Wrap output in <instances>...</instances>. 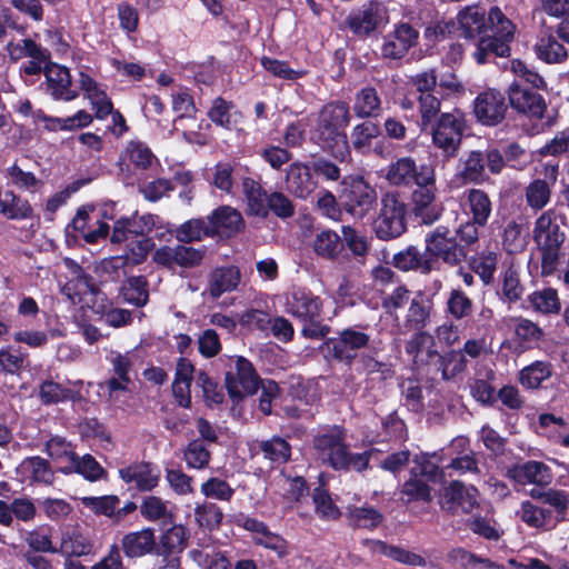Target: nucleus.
I'll return each mask as SVG.
<instances>
[{
  "label": "nucleus",
  "mask_w": 569,
  "mask_h": 569,
  "mask_svg": "<svg viewBox=\"0 0 569 569\" xmlns=\"http://www.w3.org/2000/svg\"><path fill=\"white\" fill-rule=\"evenodd\" d=\"M419 42V31L408 22L395 24L393 31L385 37L381 54L385 59L400 60Z\"/></svg>",
  "instance_id": "obj_23"
},
{
  "label": "nucleus",
  "mask_w": 569,
  "mask_h": 569,
  "mask_svg": "<svg viewBox=\"0 0 569 569\" xmlns=\"http://www.w3.org/2000/svg\"><path fill=\"white\" fill-rule=\"evenodd\" d=\"M565 232L555 222L553 210L542 212L533 227V240L541 252V274L551 276L557 269Z\"/></svg>",
  "instance_id": "obj_6"
},
{
  "label": "nucleus",
  "mask_w": 569,
  "mask_h": 569,
  "mask_svg": "<svg viewBox=\"0 0 569 569\" xmlns=\"http://www.w3.org/2000/svg\"><path fill=\"white\" fill-rule=\"evenodd\" d=\"M433 308L432 299L419 292L410 303L406 317V326L416 331L423 330L430 320Z\"/></svg>",
  "instance_id": "obj_44"
},
{
  "label": "nucleus",
  "mask_w": 569,
  "mask_h": 569,
  "mask_svg": "<svg viewBox=\"0 0 569 569\" xmlns=\"http://www.w3.org/2000/svg\"><path fill=\"white\" fill-rule=\"evenodd\" d=\"M194 517L198 526L209 531L220 528L223 512L219 506L213 502H203L194 508Z\"/></svg>",
  "instance_id": "obj_55"
},
{
  "label": "nucleus",
  "mask_w": 569,
  "mask_h": 569,
  "mask_svg": "<svg viewBox=\"0 0 569 569\" xmlns=\"http://www.w3.org/2000/svg\"><path fill=\"white\" fill-rule=\"evenodd\" d=\"M476 50L473 58L478 64L495 61L496 58H508L511 53L510 44L491 36L489 32L473 42Z\"/></svg>",
  "instance_id": "obj_33"
},
{
  "label": "nucleus",
  "mask_w": 569,
  "mask_h": 569,
  "mask_svg": "<svg viewBox=\"0 0 569 569\" xmlns=\"http://www.w3.org/2000/svg\"><path fill=\"white\" fill-rule=\"evenodd\" d=\"M26 355L20 348L7 346L0 349V372L18 376L24 368Z\"/></svg>",
  "instance_id": "obj_59"
},
{
  "label": "nucleus",
  "mask_w": 569,
  "mask_h": 569,
  "mask_svg": "<svg viewBox=\"0 0 569 569\" xmlns=\"http://www.w3.org/2000/svg\"><path fill=\"white\" fill-rule=\"evenodd\" d=\"M119 477L126 483L134 482L138 491L148 492L158 486L160 472L152 462L141 461L119 469Z\"/></svg>",
  "instance_id": "obj_29"
},
{
  "label": "nucleus",
  "mask_w": 569,
  "mask_h": 569,
  "mask_svg": "<svg viewBox=\"0 0 569 569\" xmlns=\"http://www.w3.org/2000/svg\"><path fill=\"white\" fill-rule=\"evenodd\" d=\"M371 450L361 453H352L346 440L329 452L325 460L335 471L362 472L369 468Z\"/></svg>",
  "instance_id": "obj_28"
},
{
  "label": "nucleus",
  "mask_w": 569,
  "mask_h": 569,
  "mask_svg": "<svg viewBox=\"0 0 569 569\" xmlns=\"http://www.w3.org/2000/svg\"><path fill=\"white\" fill-rule=\"evenodd\" d=\"M189 530L182 525H174L166 530L159 543L156 555L162 558L164 563L159 569H180L181 555L188 546Z\"/></svg>",
  "instance_id": "obj_15"
},
{
  "label": "nucleus",
  "mask_w": 569,
  "mask_h": 569,
  "mask_svg": "<svg viewBox=\"0 0 569 569\" xmlns=\"http://www.w3.org/2000/svg\"><path fill=\"white\" fill-rule=\"evenodd\" d=\"M489 23L488 32L491 36L497 37L508 44L513 41L516 26L510 19L507 18V16L499 7L495 6L490 8Z\"/></svg>",
  "instance_id": "obj_49"
},
{
  "label": "nucleus",
  "mask_w": 569,
  "mask_h": 569,
  "mask_svg": "<svg viewBox=\"0 0 569 569\" xmlns=\"http://www.w3.org/2000/svg\"><path fill=\"white\" fill-rule=\"evenodd\" d=\"M159 163L158 158L149 146L138 139L130 140L119 154L117 167L119 174L126 183H133L137 172L149 170L153 163Z\"/></svg>",
  "instance_id": "obj_12"
},
{
  "label": "nucleus",
  "mask_w": 569,
  "mask_h": 569,
  "mask_svg": "<svg viewBox=\"0 0 569 569\" xmlns=\"http://www.w3.org/2000/svg\"><path fill=\"white\" fill-rule=\"evenodd\" d=\"M236 108L232 101H228L222 97L212 100L211 107L207 111V117L216 126L227 130H231L234 122L231 119V111Z\"/></svg>",
  "instance_id": "obj_56"
},
{
  "label": "nucleus",
  "mask_w": 569,
  "mask_h": 569,
  "mask_svg": "<svg viewBox=\"0 0 569 569\" xmlns=\"http://www.w3.org/2000/svg\"><path fill=\"white\" fill-rule=\"evenodd\" d=\"M93 550V540L79 526L66 531L60 543V552L67 557L88 556Z\"/></svg>",
  "instance_id": "obj_35"
},
{
  "label": "nucleus",
  "mask_w": 569,
  "mask_h": 569,
  "mask_svg": "<svg viewBox=\"0 0 569 569\" xmlns=\"http://www.w3.org/2000/svg\"><path fill=\"white\" fill-rule=\"evenodd\" d=\"M47 92L54 101H72L79 97V91L72 87L70 70L59 63L49 62L44 72Z\"/></svg>",
  "instance_id": "obj_24"
},
{
  "label": "nucleus",
  "mask_w": 569,
  "mask_h": 569,
  "mask_svg": "<svg viewBox=\"0 0 569 569\" xmlns=\"http://www.w3.org/2000/svg\"><path fill=\"white\" fill-rule=\"evenodd\" d=\"M242 193L247 202L246 213L251 217L266 219V203L268 202L269 193L262 184L251 177H246L242 180Z\"/></svg>",
  "instance_id": "obj_34"
},
{
  "label": "nucleus",
  "mask_w": 569,
  "mask_h": 569,
  "mask_svg": "<svg viewBox=\"0 0 569 569\" xmlns=\"http://www.w3.org/2000/svg\"><path fill=\"white\" fill-rule=\"evenodd\" d=\"M535 52L541 61L549 64L561 63L568 58L565 46L552 34L540 37L535 44Z\"/></svg>",
  "instance_id": "obj_48"
},
{
  "label": "nucleus",
  "mask_w": 569,
  "mask_h": 569,
  "mask_svg": "<svg viewBox=\"0 0 569 569\" xmlns=\"http://www.w3.org/2000/svg\"><path fill=\"white\" fill-rule=\"evenodd\" d=\"M183 460L188 468L202 470L209 466L211 452L200 439H193L183 449Z\"/></svg>",
  "instance_id": "obj_54"
},
{
  "label": "nucleus",
  "mask_w": 569,
  "mask_h": 569,
  "mask_svg": "<svg viewBox=\"0 0 569 569\" xmlns=\"http://www.w3.org/2000/svg\"><path fill=\"white\" fill-rule=\"evenodd\" d=\"M459 178L465 184H482L489 181V176L486 173V163L483 152L480 150H471L468 152L463 161L462 169L459 172Z\"/></svg>",
  "instance_id": "obj_43"
},
{
  "label": "nucleus",
  "mask_w": 569,
  "mask_h": 569,
  "mask_svg": "<svg viewBox=\"0 0 569 569\" xmlns=\"http://www.w3.org/2000/svg\"><path fill=\"white\" fill-rule=\"evenodd\" d=\"M421 164L411 157H402L388 166L386 178L393 186H410L418 182Z\"/></svg>",
  "instance_id": "obj_37"
},
{
  "label": "nucleus",
  "mask_w": 569,
  "mask_h": 569,
  "mask_svg": "<svg viewBox=\"0 0 569 569\" xmlns=\"http://www.w3.org/2000/svg\"><path fill=\"white\" fill-rule=\"evenodd\" d=\"M340 203L352 217L362 219L377 206V191L362 176H349L341 181Z\"/></svg>",
  "instance_id": "obj_10"
},
{
  "label": "nucleus",
  "mask_w": 569,
  "mask_h": 569,
  "mask_svg": "<svg viewBox=\"0 0 569 569\" xmlns=\"http://www.w3.org/2000/svg\"><path fill=\"white\" fill-rule=\"evenodd\" d=\"M114 377L107 379L101 388H104L110 399L114 398L118 391H129V385L132 382L130 370L132 362L128 356L117 352L111 359Z\"/></svg>",
  "instance_id": "obj_31"
},
{
  "label": "nucleus",
  "mask_w": 569,
  "mask_h": 569,
  "mask_svg": "<svg viewBox=\"0 0 569 569\" xmlns=\"http://www.w3.org/2000/svg\"><path fill=\"white\" fill-rule=\"evenodd\" d=\"M241 273L237 266L217 267L209 276V293L213 299L238 288Z\"/></svg>",
  "instance_id": "obj_32"
},
{
  "label": "nucleus",
  "mask_w": 569,
  "mask_h": 569,
  "mask_svg": "<svg viewBox=\"0 0 569 569\" xmlns=\"http://www.w3.org/2000/svg\"><path fill=\"white\" fill-rule=\"evenodd\" d=\"M317 121L346 131L351 121L349 103L343 100L327 102L320 109Z\"/></svg>",
  "instance_id": "obj_42"
},
{
  "label": "nucleus",
  "mask_w": 569,
  "mask_h": 569,
  "mask_svg": "<svg viewBox=\"0 0 569 569\" xmlns=\"http://www.w3.org/2000/svg\"><path fill=\"white\" fill-rule=\"evenodd\" d=\"M286 311L302 325L301 335L307 339H322L331 331L323 322L322 300L310 290L293 289L287 296Z\"/></svg>",
  "instance_id": "obj_2"
},
{
  "label": "nucleus",
  "mask_w": 569,
  "mask_h": 569,
  "mask_svg": "<svg viewBox=\"0 0 569 569\" xmlns=\"http://www.w3.org/2000/svg\"><path fill=\"white\" fill-rule=\"evenodd\" d=\"M20 469L24 475H28L31 480L36 482L51 483L53 479V472L51 470L50 462L39 456L26 458Z\"/></svg>",
  "instance_id": "obj_52"
},
{
  "label": "nucleus",
  "mask_w": 569,
  "mask_h": 569,
  "mask_svg": "<svg viewBox=\"0 0 569 569\" xmlns=\"http://www.w3.org/2000/svg\"><path fill=\"white\" fill-rule=\"evenodd\" d=\"M160 222V218L153 213L139 214L137 211L129 217H120L114 221L110 241L122 243L131 237H148Z\"/></svg>",
  "instance_id": "obj_19"
},
{
  "label": "nucleus",
  "mask_w": 569,
  "mask_h": 569,
  "mask_svg": "<svg viewBox=\"0 0 569 569\" xmlns=\"http://www.w3.org/2000/svg\"><path fill=\"white\" fill-rule=\"evenodd\" d=\"M312 167L301 161L291 162L286 171L287 190L296 198L307 200L318 187Z\"/></svg>",
  "instance_id": "obj_26"
},
{
  "label": "nucleus",
  "mask_w": 569,
  "mask_h": 569,
  "mask_svg": "<svg viewBox=\"0 0 569 569\" xmlns=\"http://www.w3.org/2000/svg\"><path fill=\"white\" fill-rule=\"evenodd\" d=\"M0 214L9 220H27L34 216L30 202L12 190L0 192Z\"/></svg>",
  "instance_id": "obj_39"
},
{
  "label": "nucleus",
  "mask_w": 569,
  "mask_h": 569,
  "mask_svg": "<svg viewBox=\"0 0 569 569\" xmlns=\"http://www.w3.org/2000/svg\"><path fill=\"white\" fill-rule=\"evenodd\" d=\"M352 110L358 119L378 118L382 113V101L372 86H367L356 92Z\"/></svg>",
  "instance_id": "obj_36"
},
{
  "label": "nucleus",
  "mask_w": 569,
  "mask_h": 569,
  "mask_svg": "<svg viewBox=\"0 0 569 569\" xmlns=\"http://www.w3.org/2000/svg\"><path fill=\"white\" fill-rule=\"evenodd\" d=\"M156 550L157 538L153 528L144 527L129 531L122 536L120 545L113 543L108 555L90 569H124L121 552L129 561L136 562L143 557L156 555Z\"/></svg>",
  "instance_id": "obj_4"
},
{
  "label": "nucleus",
  "mask_w": 569,
  "mask_h": 569,
  "mask_svg": "<svg viewBox=\"0 0 569 569\" xmlns=\"http://www.w3.org/2000/svg\"><path fill=\"white\" fill-rule=\"evenodd\" d=\"M507 477L519 485L547 487L552 482L553 475L549 466L542 461L528 460L517 462L507 469Z\"/></svg>",
  "instance_id": "obj_25"
},
{
  "label": "nucleus",
  "mask_w": 569,
  "mask_h": 569,
  "mask_svg": "<svg viewBox=\"0 0 569 569\" xmlns=\"http://www.w3.org/2000/svg\"><path fill=\"white\" fill-rule=\"evenodd\" d=\"M346 518L353 528L373 530L381 525L383 515L372 506H349Z\"/></svg>",
  "instance_id": "obj_45"
},
{
  "label": "nucleus",
  "mask_w": 569,
  "mask_h": 569,
  "mask_svg": "<svg viewBox=\"0 0 569 569\" xmlns=\"http://www.w3.org/2000/svg\"><path fill=\"white\" fill-rule=\"evenodd\" d=\"M70 462L71 467L61 469L63 473L74 471L89 481H97L106 475L102 466L89 453L79 457L76 452H70Z\"/></svg>",
  "instance_id": "obj_47"
},
{
  "label": "nucleus",
  "mask_w": 569,
  "mask_h": 569,
  "mask_svg": "<svg viewBox=\"0 0 569 569\" xmlns=\"http://www.w3.org/2000/svg\"><path fill=\"white\" fill-rule=\"evenodd\" d=\"M440 373L442 380H450L463 372L467 368V360L460 350H449L442 353Z\"/></svg>",
  "instance_id": "obj_63"
},
{
  "label": "nucleus",
  "mask_w": 569,
  "mask_h": 569,
  "mask_svg": "<svg viewBox=\"0 0 569 569\" xmlns=\"http://www.w3.org/2000/svg\"><path fill=\"white\" fill-rule=\"evenodd\" d=\"M38 398L43 406H52L68 401H78L80 392L67 388L52 379H46L39 386Z\"/></svg>",
  "instance_id": "obj_40"
},
{
  "label": "nucleus",
  "mask_w": 569,
  "mask_h": 569,
  "mask_svg": "<svg viewBox=\"0 0 569 569\" xmlns=\"http://www.w3.org/2000/svg\"><path fill=\"white\" fill-rule=\"evenodd\" d=\"M469 266L485 284H489L493 280L497 269V254L491 251L481 252L479 256L471 258Z\"/></svg>",
  "instance_id": "obj_61"
},
{
  "label": "nucleus",
  "mask_w": 569,
  "mask_h": 569,
  "mask_svg": "<svg viewBox=\"0 0 569 569\" xmlns=\"http://www.w3.org/2000/svg\"><path fill=\"white\" fill-rule=\"evenodd\" d=\"M261 381L251 361L239 356L236 360V375L227 372L224 386L231 399H241L243 395L256 393Z\"/></svg>",
  "instance_id": "obj_17"
},
{
  "label": "nucleus",
  "mask_w": 569,
  "mask_h": 569,
  "mask_svg": "<svg viewBox=\"0 0 569 569\" xmlns=\"http://www.w3.org/2000/svg\"><path fill=\"white\" fill-rule=\"evenodd\" d=\"M552 376L549 361L536 360L519 371V383L528 390L539 389Z\"/></svg>",
  "instance_id": "obj_46"
},
{
  "label": "nucleus",
  "mask_w": 569,
  "mask_h": 569,
  "mask_svg": "<svg viewBox=\"0 0 569 569\" xmlns=\"http://www.w3.org/2000/svg\"><path fill=\"white\" fill-rule=\"evenodd\" d=\"M312 249L317 257L336 261L343 256L345 241L337 231L331 229H321L315 233Z\"/></svg>",
  "instance_id": "obj_30"
},
{
  "label": "nucleus",
  "mask_w": 569,
  "mask_h": 569,
  "mask_svg": "<svg viewBox=\"0 0 569 569\" xmlns=\"http://www.w3.org/2000/svg\"><path fill=\"white\" fill-rule=\"evenodd\" d=\"M310 141L335 159L345 161L350 157L347 132L319 121L310 130Z\"/></svg>",
  "instance_id": "obj_18"
},
{
  "label": "nucleus",
  "mask_w": 569,
  "mask_h": 569,
  "mask_svg": "<svg viewBox=\"0 0 569 569\" xmlns=\"http://www.w3.org/2000/svg\"><path fill=\"white\" fill-rule=\"evenodd\" d=\"M76 282L80 293L84 296L90 295L92 297V308L96 309L97 312H101L103 315L107 325L113 328H120L132 322L131 311L120 308L107 309L110 303L108 302L106 293L99 289L93 276L81 271L77 277Z\"/></svg>",
  "instance_id": "obj_11"
},
{
  "label": "nucleus",
  "mask_w": 569,
  "mask_h": 569,
  "mask_svg": "<svg viewBox=\"0 0 569 569\" xmlns=\"http://www.w3.org/2000/svg\"><path fill=\"white\" fill-rule=\"evenodd\" d=\"M427 130L431 134L432 144L441 150L442 156L453 158L468 130L466 113L459 108H453L450 112H442L428 124Z\"/></svg>",
  "instance_id": "obj_5"
},
{
  "label": "nucleus",
  "mask_w": 569,
  "mask_h": 569,
  "mask_svg": "<svg viewBox=\"0 0 569 569\" xmlns=\"http://www.w3.org/2000/svg\"><path fill=\"white\" fill-rule=\"evenodd\" d=\"M260 64L273 77L283 80H298L306 76L305 70L292 69L288 61L278 60L268 56H262L260 58Z\"/></svg>",
  "instance_id": "obj_58"
},
{
  "label": "nucleus",
  "mask_w": 569,
  "mask_h": 569,
  "mask_svg": "<svg viewBox=\"0 0 569 569\" xmlns=\"http://www.w3.org/2000/svg\"><path fill=\"white\" fill-rule=\"evenodd\" d=\"M507 96L509 104L517 113L529 119L540 120L547 110L545 98L533 89L525 88L518 82H512Z\"/></svg>",
  "instance_id": "obj_21"
},
{
  "label": "nucleus",
  "mask_w": 569,
  "mask_h": 569,
  "mask_svg": "<svg viewBox=\"0 0 569 569\" xmlns=\"http://www.w3.org/2000/svg\"><path fill=\"white\" fill-rule=\"evenodd\" d=\"M204 238H211L207 217L189 219L176 230V239L181 243L201 241Z\"/></svg>",
  "instance_id": "obj_50"
},
{
  "label": "nucleus",
  "mask_w": 569,
  "mask_h": 569,
  "mask_svg": "<svg viewBox=\"0 0 569 569\" xmlns=\"http://www.w3.org/2000/svg\"><path fill=\"white\" fill-rule=\"evenodd\" d=\"M408 206L398 192L381 197V207L373 221V231L379 240L389 241L402 236L407 229Z\"/></svg>",
  "instance_id": "obj_8"
},
{
  "label": "nucleus",
  "mask_w": 569,
  "mask_h": 569,
  "mask_svg": "<svg viewBox=\"0 0 569 569\" xmlns=\"http://www.w3.org/2000/svg\"><path fill=\"white\" fill-rule=\"evenodd\" d=\"M466 260L461 246L451 239L449 227L440 224L426 233L423 250L409 244L393 254L391 264L402 272L413 271L426 276L440 270V262L458 267Z\"/></svg>",
  "instance_id": "obj_1"
},
{
  "label": "nucleus",
  "mask_w": 569,
  "mask_h": 569,
  "mask_svg": "<svg viewBox=\"0 0 569 569\" xmlns=\"http://www.w3.org/2000/svg\"><path fill=\"white\" fill-rule=\"evenodd\" d=\"M436 174L432 166L422 163L418 182L410 196L411 213L420 223L431 226L443 212L441 203L436 201Z\"/></svg>",
  "instance_id": "obj_7"
},
{
  "label": "nucleus",
  "mask_w": 569,
  "mask_h": 569,
  "mask_svg": "<svg viewBox=\"0 0 569 569\" xmlns=\"http://www.w3.org/2000/svg\"><path fill=\"white\" fill-rule=\"evenodd\" d=\"M467 212L470 219L459 224L451 232V239L461 246L462 254L467 259L471 248L479 241V228H485L492 213V202L489 194L482 189H468L465 191Z\"/></svg>",
  "instance_id": "obj_3"
},
{
  "label": "nucleus",
  "mask_w": 569,
  "mask_h": 569,
  "mask_svg": "<svg viewBox=\"0 0 569 569\" xmlns=\"http://www.w3.org/2000/svg\"><path fill=\"white\" fill-rule=\"evenodd\" d=\"M388 20L387 9L376 0L368 1L359 7L352 8L343 22L341 30H348L358 39L373 37Z\"/></svg>",
  "instance_id": "obj_9"
},
{
  "label": "nucleus",
  "mask_w": 569,
  "mask_h": 569,
  "mask_svg": "<svg viewBox=\"0 0 569 569\" xmlns=\"http://www.w3.org/2000/svg\"><path fill=\"white\" fill-rule=\"evenodd\" d=\"M369 341L370 337L366 332L346 328L337 337L327 338L323 348L333 360L351 366L357 357V350L366 348Z\"/></svg>",
  "instance_id": "obj_13"
},
{
  "label": "nucleus",
  "mask_w": 569,
  "mask_h": 569,
  "mask_svg": "<svg viewBox=\"0 0 569 569\" xmlns=\"http://www.w3.org/2000/svg\"><path fill=\"white\" fill-rule=\"evenodd\" d=\"M526 202L532 210L543 209L550 201L551 187L545 179H535L526 188Z\"/></svg>",
  "instance_id": "obj_53"
},
{
  "label": "nucleus",
  "mask_w": 569,
  "mask_h": 569,
  "mask_svg": "<svg viewBox=\"0 0 569 569\" xmlns=\"http://www.w3.org/2000/svg\"><path fill=\"white\" fill-rule=\"evenodd\" d=\"M508 110L505 94L497 89H487L478 93L473 100V114L479 123L486 127L500 124Z\"/></svg>",
  "instance_id": "obj_16"
},
{
  "label": "nucleus",
  "mask_w": 569,
  "mask_h": 569,
  "mask_svg": "<svg viewBox=\"0 0 569 569\" xmlns=\"http://www.w3.org/2000/svg\"><path fill=\"white\" fill-rule=\"evenodd\" d=\"M312 501L317 515L322 519L337 520L341 516L339 508L332 501L328 490L321 486L313 489Z\"/></svg>",
  "instance_id": "obj_64"
},
{
  "label": "nucleus",
  "mask_w": 569,
  "mask_h": 569,
  "mask_svg": "<svg viewBox=\"0 0 569 569\" xmlns=\"http://www.w3.org/2000/svg\"><path fill=\"white\" fill-rule=\"evenodd\" d=\"M401 492L408 497L409 501L430 502L432 499L431 488L428 485V481L411 471L409 479L402 485Z\"/></svg>",
  "instance_id": "obj_62"
},
{
  "label": "nucleus",
  "mask_w": 569,
  "mask_h": 569,
  "mask_svg": "<svg viewBox=\"0 0 569 569\" xmlns=\"http://www.w3.org/2000/svg\"><path fill=\"white\" fill-rule=\"evenodd\" d=\"M473 302L461 289H452L447 300V312L456 320L468 318L472 313Z\"/></svg>",
  "instance_id": "obj_60"
},
{
  "label": "nucleus",
  "mask_w": 569,
  "mask_h": 569,
  "mask_svg": "<svg viewBox=\"0 0 569 569\" xmlns=\"http://www.w3.org/2000/svg\"><path fill=\"white\" fill-rule=\"evenodd\" d=\"M250 457L262 456L270 469H278L291 460L292 447L281 436L273 435L268 439H256L249 445Z\"/></svg>",
  "instance_id": "obj_22"
},
{
  "label": "nucleus",
  "mask_w": 569,
  "mask_h": 569,
  "mask_svg": "<svg viewBox=\"0 0 569 569\" xmlns=\"http://www.w3.org/2000/svg\"><path fill=\"white\" fill-rule=\"evenodd\" d=\"M528 301L537 312L543 315H557L561 309L558 292L553 288L533 291L528 296Z\"/></svg>",
  "instance_id": "obj_51"
},
{
  "label": "nucleus",
  "mask_w": 569,
  "mask_h": 569,
  "mask_svg": "<svg viewBox=\"0 0 569 569\" xmlns=\"http://www.w3.org/2000/svg\"><path fill=\"white\" fill-rule=\"evenodd\" d=\"M270 213L286 220L295 216L296 207L293 201L282 191H272L269 193L268 202L266 203V219Z\"/></svg>",
  "instance_id": "obj_57"
},
{
  "label": "nucleus",
  "mask_w": 569,
  "mask_h": 569,
  "mask_svg": "<svg viewBox=\"0 0 569 569\" xmlns=\"http://www.w3.org/2000/svg\"><path fill=\"white\" fill-rule=\"evenodd\" d=\"M479 491L473 485L466 486L460 480H452L443 488L439 506L451 516L470 513L478 507Z\"/></svg>",
  "instance_id": "obj_14"
},
{
  "label": "nucleus",
  "mask_w": 569,
  "mask_h": 569,
  "mask_svg": "<svg viewBox=\"0 0 569 569\" xmlns=\"http://www.w3.org/2000/svg\"><path fill=\"white\" fill-rule=\"evenodd\" d=\"M365 121L356 124L351 130V146L360 154L371 153V144L375 139L381 136L379 123L363 119Z\"/></svg>",
  "instance_id": "obj_41"
},
{
  "label": "nucleus",
  "mask_w": 569,
  "mask_h": 569,
  "mask_svg": "<svg viewBox=\"0 0 569 569\" xmlns=\"http://www.w3.org/2000/svg\"><path fill=\"white\" fill-rule=\"evenodd\" d=\"M119 295L123 302L137 308L149 302V281L146 276L128 277L121 284Z\"/></svg>",
  "instance_id": "obj_38"
},
{
  "label": "nucleus",
  "mask_w": 569,
  "mask_h": 569,
  "mask_svg": "<svg viewBox=\"0 0 569 569\" xmlns=\"http://www.w3.org/2000/svg\"><path fill=\"white\" fill-rule=\"evenodd\" d=\"M211 238L230 239L244 231L246 221L241 212L229 204H221L208 216Z\"/></svg>",
  "instance_id": "obj_20"
},
{
  "label": "nucleus",
  "mask_w": 569,
  "mask_h": 569,
  "mask_svg": "<svg viewBox=\"0 0 569 569\" xmlns=\"http://www.w3.org/2000/svg\"><path fill=\"white\" fill-rule=\"evenodd\" d=\"M459 37L475 42L488 33L489 12L479 6H467L457 14Z\"/></svg>",
  "instance_id": "obj_27"
}]
</instances>
